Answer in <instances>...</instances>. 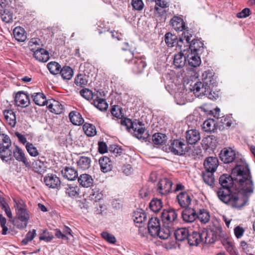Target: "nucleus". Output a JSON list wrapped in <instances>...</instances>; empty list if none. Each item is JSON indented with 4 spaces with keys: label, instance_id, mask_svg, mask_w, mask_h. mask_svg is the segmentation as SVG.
Returning <instances> with one entry per match:
<instances>
[{
    "label": "nucleus",
    "instance_id": "nucleus-1",
    "mask_svg": "<svg viewBox=\"0 0 255 255\" xmlns=\"http://www.w3.org/2000/svg\"><path fill=\"white\" fill-rule=\"evenodd\" d=\"M219 183L221 187L217 192L219 199L239 210L246 205L249 196L254 192L251 172L245 163L237 165L232 169L231 175H221Z\"/></svg>",
    "mask_w": 255,
    "mask_h": 255
},
{
    "label": "nucleus",
    "instance_id": "nucleus-2",
    "mask_svg": "<svg viewBox=\"0 0 255 255\" xmlns=\"http://www.w3.org/2000/svg\"><path fill=\"white\" fill-rule=\"evenodd\" d=\"M13 200L17 219L14 225L19 229H24L27 227L30 219L29 212L24 200L20 198H14Z\"/></svg>",
    "mask_w": 255,
    "mask_h": 255
},
{
    "label": "nucleus",
    "instance_id": "nucleus-3",
    "mask_svg": "<svg viewBox=\"0 0 255 255\" xmlns=\"http://www.w3.org/2000/svg\"><path fill=\"white\" fill-rule=\"evenodd\" d=\"M203 82H198L192 87L191 90L193 91L196 97H200L203 95L211 94V89L215 83V79L212 73L209 71H205L202 74Z\"/></svg>",
    "mask_w": 255,
    "mask_h": 255
},
{
    "label": "nucleus",
    "instance_id": "nucleus-4",
    "mask_svg": "<svg viewBox=\"0 0 255 255\" xmlns=\"http://www.w3.org/2000/svg\"><path fill=\"white\" fill-rule=\"evenodd\" d=\"M211 235H213L211 231L209 232L204 229L199 232H193L192 234H189L186 240L189 245L192 246H197L201 242L212 244L215 242V240L213 237H210Z\"/></svg>",
    "mask_w": 255,
    "mask_h": 255
},
{
    "label": "nucleus",
    "instance_id": "nucleus-5",
    "mask_svg": "<svg viewBox=\"0 0 255 255\" xmlns=\"http://www.w3.org/2000/svg\"><path fill=\"white\" fill-rule=\"evenodd\" d=\"M189 147L183 140L174 139L171 141L169 149L175 155H182L189 151Z\"/></svg>",
    "mask_w": 255,
    "mask_h": 255
},
{
    "label": "nucleus",
    "instance_id": "nucleus-6",
    "mask_svg": "<svg viewBox=\"0 0 255 255\" xmlns=\"http://www.w3.org/2000/svg\"><path fill=\"white\" fill-rule=\"evenodd\" d=\"M161 218L164 226H171L177 218V214L173 209L164 210Z\"/></svg>",
    "mask_w": 255,
    "mask_h": 255
},
{
    "label": "nucleus",
    "instance_id": "nucleus-7",
    "mask_svg": "<svg viewBox=\"0 0 255 255\" xmlns=\"http://www.w3.org/2000/svg\"><path fill=\"white\" fill-rule=\"evenodd\" d=\"M9 150L11 151V154L13 153V156L16 160L19 162H21L26 167H29L30 166V164L28 161V159L27 158L24 151L19 146H15L12 151L10 149ZM11 157L12 155L8 160H10ZM6 161H7V160Z\"/></svg>",
    "mask_w": 255,
    "mask_h": 255
},
{
    "label": "nucleus",
    "instance_id": "nucleus-8",
    "mask_svg": "<svg viewBox=\"0 0 255 255\" xmlns=\"http://www.w3.org/2000/svg\"><path fill=\"white\" fill-rule=\"evenodd\" d=\"M172 182L166 178L161 179L157 183V190L162 195H166L171 192Z\"/></svg>",
    "mask_w": 255,
    "mask_h": 255
},
{
    "label": "nucleus",
    "instance_id": "nucleus-9",
    "mask_svg": "<svg viewBox=\"0 0 255 255\" xmlns=\"http://www.w3.org/2000/svg\"><path fill=\"white\" fill-rule=\"evenodd\" d=\"M221 160L225 163L232 162L235 159V151L231 148L227 147L223 148L220 154Z\"/></svg>",
    "mask_w": 255,
    "mask_h": 255
},
{
    "label": "nucleus",
    "instance_id": "nucleus-10",
    "mask_svg": "<svg viewBox=\"0 0 255 255\" xmlns=\"http://www.w3.org/2000/svg\"><path fill=\"white\" fill-rule=\"evenodd\" d=\"M192 37L191 34L184 32L182 36L178 40L177 39V45L181 51H185L188 49Z\"/></svg>",
    "mask_w": 255,
    "mask_h": 255
},
{
    "label": "nucleus",
    "instance_id": "nucleus-11",
    "mask_svg": "<svg viewBox=\"0 0 255 255\" xmlns=\"http://www.w3.org/2000/svg\"><path fill=\"white\" fill-rule=\"evenodd\" d=\"M44 182L47 186L51 188H58L61 184L59 177L53 174H48L46 175L44 177Z\"/></svg>",
    "mask_w": 255,
    "mask_h": 255
},
{
    "label": "nucleus",
    "instance_id": "nucleus-12",
    "mask_svg": "<svg viewBox=\"0 0 255 255\" xmlns=\"http://www.w3.org/2000/svg\"><path fill=\"white\" fill-rule=\"evenodd\" d=\"M142 126L141 122H138V124H136L132 129V133L137 138L144 140L148 137L149 134L147 132H145V128L143 127Z\"/></svg>",
    "mask_w": 255,
    "mask_h": 255
},
{
    "label": "nucleus",
    "instance_id": "nucleus-13",
    "mask_svg": "<svg viewBox=\"0 0 255 255\" xmlns=\"http://www.w3.org/2000/svg\"><path fill=\"white\" fill-rule=\"evenodd\" d=\"M160 228L159 220L157 217L151 218L148 222V230L152 237H156V234Z\"/></svg>",
    "mask_w": 255,
    "mask_h": 255
},
{
    "label": "nucleus",
    "instance_id": "nucleus-14",
    "mask_svg": "<svg viewBox=\"0 0 255 255\" xmlns=\"http://www.w3.org/2000/svg\"><path fill=\"white\" fill-rule=\"evenodd\" d=\"M92 159L90 156L81 155L76 161L78 168L82 170H86L91 166Z\"/></svg>",
    "mask_w": 255,
    "mask_h": 255
},
{
    "label": "nucleus",
    "instance_id": "nucleus-15",
    "mask_svg": "<svg viewBox=\"0 0 255 255\" xmlns=\"http://www.w3.org/2000/svg\"><path fill=\"white\" fill-rule=\"evenodd\" d=\"M182 217L184 221L192 223L197 219V214L193 208H185L182 213Z\"/></svg>",
    "mask_w": 255,
    "mask_h": 255
},
{
    "label": "nucleus",
    "instance_id": "nucleus-16",
    "mask_svg": "<svg viewBox=\"0 0 255 255\" xmlns=\"http://www.w3.org/2000/svg\"><path fill=\"white\" fill-rule=\"evenodd\" d=\"M15 102L17 106L21 107H26L30 103L28 96L23 92H19L16 94Z\"/></svg>",
    "mask_w": 255,
    "mask_h": 255
},
{
    "label": "nucleus",
    "instance_id": "nucleus-17",
    "mask_svg": "<svg viewBox=\"0 0 255 255\" xmlns=\"http://www.w3.org/2000/svg\"><path fill=\"white\" fill-rule=\"evenodd\" d=\"M200 139V134L196 129H190L186 131V140L188 144H195Z\"/></svg>",
    "mask_w": 255,
    "mask_h": 255
},
{
    "label": "nucleus",
    "instance_id": "nucleus-18",
    "mask_svg": "<svg viewBox=\"0 0 255 255\" xmlns=\"http://www.w3.org/2000/svg\"><path fill=\"white\" fill-rule=\"evenodd\" d=\"M218 165V159L215 157H208L204 162L205 171L215 172Z\"/></svg>",
    "mask_w": 255,
    "mask_h": 255
},
{
    "label": "nucleus",
    "instance_id": "nucleus-19",
    "mask_svg": "<svg viewBox=\"0 0 255 255\" xmlns=\"http://www.w3.org/2000/svg\"><path fill=\"white\" fill-rule=\"evenodd\" d=\"M173 28L176 31H182L185 29V23L182 17L178 16H173L170 21Z\"/></svg>",
    "mask_w": 255,
    "mask_h": 255
},
{
    "label": "nucleus",
    "instance_id": "nucleus-20",
    "mask_svg": "<svg viewBox=\"0 0 255 255\" xmlns=\"http://www.w3.org/2000/svg\"><path fill=\"white\" fill-rule=\"evenodd\" d=\"M177 199L179 205L182 208H187L191 202L190 196L186 192H181L177 196Z\"/></svg>",
    "mask_w": 255,
    "mask_h": 255
},
{
    "label": "nucleus",
    "instance_id": "nucleus-21",
    "mask_svg": "<svg viewBox=\"0 0 255 255\" xmlns=\"http://www.w3.org/2000/svg\"><path fill=\"white\" fill-rule=\"evenodd\" d=\"M101 170L103 172L107 173L110 171L113 167L111 160L107 156H103L99 160Z\"/></svg>",
    "mask_w": 255,
    "mask_h": 255
},
{
    "label": "nucleus",
    "instance_id": "nucleus-22",
    "mask_svg": "<svg viewBox=\"0 0 255 255\" xmlns=\"http://www.w3.org/2000/svg\"><path fill=\"white\" fill-rule=\"evenodd\" d=\"M133 63V70L135 73H141L146 66V64L144 58L142 57L137 58L135 57L132 59Z\"/></svg>",
    "mask_w": 255,
    "mask_h": 255
},
{
    "label": "nucleus",
    "instance_id": "nucleus-23",
    "mask_svg": "<svg viewBox=\"0 0 255 255\" xmlns=\"http://www.w3.org/2000/svg\"><path fill=\"white\" fill-rule=\"evenodd\" d=\"M199 55L195 52H190L187 54L186 60L188 61L189 66L197 67L200 65L201 61Z\"/></svg>",
    "mask_w": 255,
    "mask_h": 255
},
{
    "label": "nucleus",
    "instance_id": "nucleus-24",
    "mask_svg": "<svg viewBox=\"0 0 255 255\" xmlns=\"http://www.w3.org/2000/svg\"><path fill=\"white\" fill-rule=\"evenodd\" d=\"M3 115L6 123L11 127H14L16 124V115L13 110H5L3 111Z\"/></svg>",
    "mask_w": 255,
    "mask_h": 255
},
{
    "label": "nucleus",
    "instance_id": "nucleus-25",
    "mask_svg": "<svg viewBox=\"0 0 255 255\" xmlns=\"http://www.w3.org/2000/svg\"><path fill=\"white\" fill-rule=\"evenodd\" d=\"M33 56L36 60L41 62H46L49 58V52L43 48L36 50Z\"/></svg>",
    "mask_w": 255,
    "mask_h": 255
},
{
    "label": "nucleus",
    "instance_id": "nucleus-26",
    "mask_svg": "<svg viewBox=\"0 0 255 255\" xmlns=\"http://www.w3.org/2000/svg\"><path fill=\"white\" fill-rule=\"evenodd\" d=\"M78 182L83 187H90L94 183L92 177L88 174H81L78 179Z\"/></svg>",
    "mask_w": 255,
    "mask_h": 255
},
{
    "label": "nucleus",
    "instance_id": "nucleus-27",
    "mask_svg": "<svg viewBox=\"0 0 255 255\" xmlns=\"http://www.w3.org/2000/svg\"><path fill=\"white\" fill-rule=\"evenodd\" d=\"M186 56L181 52L174 56L173 64L176 68H183L186 63Z\"/></svg>",
    "mask_w": 255,
    "mask_h": 255
},
{
    "label": "nucleus",
    "instance_id": "nucleus-28",
    "mask_svg": "<svg viewBox=\"0 0 255 255\" xmlns=\"http://www.w3.org/2000/svg\"><path fill=\"white\" fill-rule=\"evenodd\" d=\"M61 172L63 176L69 180H74L78 177V172L73 167H66Z\"/></svg>",
    "mask_w": 255,
    "mask_h": 255
},
{
    "label": "nucleus",
    "instance_id": "nucleus-29",
    "mask_svg": "<svg viewBox=\"0 0 255 255\" xmlns=\"http://www.w3.org/2000/svg\"><path fill=\"white\" fill-rule=\"evenodd\" d=\"M188 49L190 50V52L200 54L203 50V43L198 40H192Z\"/></svg>",
    "mask_w": 255,
    "mask_h": 255
},
{
    "label": "nucleus",
    "instance_id": "nucleus-30",
    "mask_svg": "<svg viewBox=\"0 0 255 255\" xmlns=\"http://www.w3.org/2000/svg\"><path fill=\"white\" fill-rule=\"evenodd\" d=\"M217 128V123L215 121L212 119L206 120L203 124L202 128L206 132L210 133L214 132Z\"/></svg>",
    "mask_w": 255,
    "mask_h": 255
},
{
    "label": "nucleus",
    "instance_id": "nucleus-31",
    "mask_svg": "<svg viewBox=\"0 0 255 255\" xmlns=\"http://www.w3.org/2000/svg\"><path fill=\"white\" fill-rule=\"evenodd\" d=\"M69 117L71 123L76 126H80L83 124L84 122L81 115L77 112H71Z\"/></svg>",
    "mask_w": 255,
    "mask_h": 255
},
{
    "label": "nucleus",
    "instance_id": "nucleus-32",
    "mask_svg": "<svg viewBox=\"0 0 255 255\" xmlns=\"http://www.w3.org/2000/svg\"><path fill=\"white\" fill-rule=\"evenodd\" d=\"M49 110L55 114H60L63 112V106L58 101L53 100L48 106Z\"/></svg>",
    "mask_w": 255,
    "mask_h": 255
},
{
    "label": "nucleus",
    "instance_id": "nucleus-33",
    "mask_svg": "<svg viewBox=\"0 0 255 255\" xmlns=\"http://www.w3.org/2000/svg\"><path fill=\"white\" fill-rule=\"evenodd\" d=\"M188 235V230L186 228H179L174 232L176 240L179 242L186 240Z\"/></svg>",
    "mask_w": 255,
    "mask_h": 255
},
{
    "label": "nucleus",
    "instance_id": "nucleus-34",
    "mask_svg": "<svg viewBox=\"0 0 255 255\" xmlns=\"http://www.w3.org/2000/svg\"><path fill=\"white\" fill-rule=\"evenodd\" d=\"M32 97L33 98V100L35 104L38 106H44L47 103L46 97L42 93H34L32 95Z\"/></svg>",
    "mask_w": 255,
    "mask_h": 255
},
{
    "label": "nucleus",
    "instance_id": "nucleus-35",
    "mask_svg": "<svg viewBox=\"0 0 255 255\" xmlns=\"http://www.w3.org/2000/svg\"><path fill=\"white\" fill-rule=\"evenodd\" d=\"M171 226H165V227L160 228L156 234V237L158 236L162 240L167 239L170 236Z\"/></svg>",
    "mask_w": 255,
    "mask_h": 255
},
{
    "label": "nucleus",
    "instance_id": "nucleus-36",
    "mask_svg": "<svg viewBox=\"0 0 255 255\" xmlns=\"http://www.w3.org/2000/svg\"><path fill=\"white\" fill-rule=\"evenodd\" d=\"M80 193V188L77 185H68L66 188V193L70 197H77Z\"/></svg>",
    "mask_w": 255,
    "mask_h": 255
},
{
    "label": "nucleus",
    "instance_id": "nucleus-37",
    "mask_svg": "<svg viewBox=\"0 0 255 255\" xmlns=\"http://www.w3.org/2000/svg\"><path fill=\"white\" fill-rule=\"evenodd\" d=\"M0 16L2 20L6 23L10 22L13 20V11L11 8H5L0 12Z\"/></svg>",
    "mask_w": 255,
    "mask_h": 255
},
{
    "label": "nucleus",
    "instance_id": "nucleus-38",
    "mask_svg": "<svg viewBox=\"0 0 255 255\" xmlns=\"http://www.w3.org/2000/svg\"><path fill=\"white\" fill-rule=\"evenodd\" d=\"M15 39L18 41H24L26 38L24 29L21 27H15L13 31Z\"/></svg>",
    "mask_w": 255,
    "mask_h": 255
},
{
    "label": "nucleus",
    "instance_id": "nucleus-39",
    "mask_svg": "<svg viewBox=\"0 0 255 255\" xmlns=\"http://www.w3.org/2000/svg\"><path fill=\"white\" fill-rule=\"evenodd\" d=\"M133 220L136 223L141 224L146 220V215L142 210H137L133 213Z\"/></svg>",
    "mask_w": 255,
    "mask_h": 255
},
{
    "label": "nucleus",
    "instance_id": "nucleus-40",
    "mask_svg": "<svg viewBox=\"0 0 255 255\" xmlns=\"http://www.w3.org/2000/svg\"><path fill=\"white\" fill-rule=\"evenodd\" d=\"M60 74L64 79L69 80L73 77V71L70 67L65 66L61 68Z\"/></svg>",
    "mask_w": 255,
    "mask_h": 255
},
{
    "label": "nucleus",
    "instance_id": "nucleus-41",
    "mask_svg": "<svg viewBox=\"0 0 255 255\" xmlns=\"http://www.w3.org/2000/svg\"><path fill=\"white\" fill-rule=\"evenodd\" d=\"M149 206L153 212H158L162 208V202L160 199L154 198L150 201Z\"/></svg>",
    "mask_w": 255,
    "mask_h": 255
},
{
    "label": "nucleus",
    "instance_id": "nucleus-42",
    "mask_svg": "<svg viewBox=\"0 0 255 255\" xmlns=\"http://www.w3.org/2000/svg\"><path fill=\"white\" fill-rule=\"evenodd\" d=\"M164 40L168 47H172L177 44V38L175 35L168 32L165 35Z\"/></svg>",
    "mask_w": 255,
    "mask_h": 255
},
{
    "label": "nucleus",
    "instance_id": "nucleus-43",
    "mask_svg": "<svg viewBox=\"0 0 255 255\" xmlns=\"http://www.w3.org/2000/svg\"><path fill=\"white\" fill-rule=\"evenodd\" d=\"M152 139L155 144L162 145L165 143L166 136L163 133H156L152 135Z\"/></svg>",
    "mask_w": 255,
    "mask_h": 255
},
{
    "label": "nucleus",
    "instance_id": "nucleus-44",
    "mask_svg": "<svg viewBox=\"0 0 255 255\" xmlns=\"http://www.w3.org/2000/svg\"><path fill=\"white\" fill-rule=\"evenodd\" d=\"M214 172L205 171L203 173L202 177L205 183L210 186H213L215 178L213 175Z\"/></svg>",
    "mask_w": 255,
    "mask_h": 255
},
{
    "label": "nucleus",
    "instance_id": "nucleus-45",
    "mask_svg": "<svg viewBox=\"0 0 255 255\" xmlns=\"http://www.w3.org/2000/svg\"><path fill=\"white\" fill-rule=\"evenodd\" d=\"M210 218L209 212L204 209H201L199 214H197V218L203 224L208 223L210 220Z\"/></svg>",
    "mask_w": 255,
    "mask_h": 255
},
{
    "label": "nucleus",
    "instance_id": "nucleus-46",
    "mask_svg": "<svg viewBox=\"0 0 255 255\" xmlns=\"http://www.w3.org/2000/svg\"><path fill=\"white\" fill-rule=\"evenodd\" d=\"M83 128L86 134L88 136H93L97 133L95 127L91 124H85L83 126Z\"/></svg>",
    "mask_w": 255,
    "mask_h": 255
},
{
    "label": "nucleus",
    "instance_id": "nucleus-47",
    "mask_svg": "<svg viewBox=\"0 0 255 255\" xmlns=\"http://www.w3.org/2000/svg\"><path fill=\"white\" fill-rule=\"evenodd\" d=\"M93 105L101 111L106 110L108 107V105L106 100L101 98L94 99L93 101Z\"/></svg>",
    "mask_w": 255,
    "mask_h": 255
},
{
    "label": "nucleus",
    "instance_id": "nucleus-48",
    "mask_svg": "<svg viewBox=\"0 0 255 255\" xmlns=\"http://www.w3.org/2000/svg\"><path fill=\"white\" fill-rule=\"evenodd\" d=\"M186 91L183 89L179 92H177L174 96L177 104L180 105L185 104L186 100Z\"/></svg>",
    "mask_w": 255,
    "mask_h": 255
},
{
    "label": "nucleus",
    "instance_id": "nucleus-49",
    "mask_svg": "<svg viewBox=\"0 0 255 255\" xmlns=\"http://www.w3.org/2000/svg\"><path fill=\"white\" fill-rule=\"evenodd\" d=\"M47 68L50 72L53 75H56L60 72L61 68L60 65L56 62L49 63L47 64Z\"/></svg>",
    "mask_w": 255,
    "mask_h": 255
},
{
    "label": "nucleus",
    "instance_id": "nucleus-50",
    "mask_svg": "<svg viewBox=\"0 0 255 255\" xmlns=\"http://www.w3.org/2000/svg\"><path fill=\"white\" fill-rule=\"evenodd\" d=\"M103 194L100 192L99 189L95 188L91 190V193L89 196L91 200H94L95 202L101 200L102 198Z\"/></svg>",
    "mask_w": 255,
    "mask_h": 255
},
{
    "label": "nucleus",
    "instance_id": "nucleus-51",
    "mask_svg": "<svg viewBox=\"0 0 255 255\" xmlns=\"http://www.w3.org/2000/svg\"><path fill=\"white\" fill-rule=\"evenodd\" d=\"M25 148L29 154L31 156L36 157L39 154L37 148L32 143H27Z\"/></svg>",
    "mask_w": 255,
    "mask_h": 255
},
{
    "label": "nucleus",
    "instance_id": "nucleus-52",
    "mask_svg": "<svg viewBox=\"0 0 255 255\" xmlns=\"http://www.w3.org/2000/svg\"><path fill=\"white\" fill-rule=\"evenodd\" d=\"M44 163L40 160H35L32 163L33 168L35 172L40 173L44 170Z\"/></svg>",
    "mask_w": 255,
    "mask_h": 255
},
{
    "label": "nucleus",
    "instance_id": "nucleus-53",
    "mask_svg": "<svg viewBox=\"0 0 255 255\" xmlns=\"http://www.w3.org/2000/svg\"><path fill=\"white\" fill-rule=\"evenodd\" d=\"M87 79L85 75L79 74L75 79V83L76 85L82 87L87 83Z\"/></svg>",
    "mask_w": 255,
    "mask_h": 255
},
{
    "label": "nucleus",
    "instance_id": "nucleus-54",
    "mask_svg": "<svg viewBox=\"0 0 255 255\" xmlns=\"http://www.w3.org/2000/svg\"><path fill=\"white\" fill-rule=\"evenodd\" d=\"M80 95L87 100L94 99L95 95H93L92 91L88 89H83L80 91Z\"/></svg>",
    "mask_w": 255,
    "mask_h": 255
},
{
    "label": "nucleus",
    "instance_id": "nucleus-55",
    "mask_svg": "<svg viewBox=\"0 0 255 255\" xmlns=\"http://www.w3.org/2000/svg\"><path fill=\"white\" fill-rule=\"evenodd\" d=\"M121 124L126 127L128 129H132L136 123H133L129 119L125 118L121 121Z\"/></svg>",
    "mask_w": 255,
    "mask_h": 255
},
{
    "label": "nucleus",
    "instance_id": "nucleus-56",
    "mask_svg": "<svg viewBox=\"0 0 255 255\" xmlns=\"http://www.w3.org/2000/svg\"><path fill=\"white\" fill-rule=\"evenodd\" d=\"M102 237L108 242L111 244H115L116 242L115 237L108 232H104L101 234Z\"/></svg>",
    "mask_w": 255,
    "mask_h": 255
},
{
    "label": "nucleus",
    "instance_id": "nucleus-57",
    "mask_svg": "<svg viewBox=\"0 0 255 255\" xmlns=\"http://www.w3.org/2000/svg\"><path fill=\"white\" fill-rule=\"evenodd\" d=\"M224 246L227 252H229L231 255H238L235 247L231 242H227L226 243L224 244Z\"/></svg>",
    "mask_w": 255,
    "mask_h": 255
},
{
    "label": "nucleus",
    "instance_id": "nucleus-58",
    "mask_svg": "<svg viewBox=\"0 0 255 255\" xmlns=\"http://www.w3.org/2000/svg\"><path fill=\"white\" fill-rule=\"evenodd\" d=\"M131 5L135 10L140 11L144 7V3L142 0H132Z\"/></svg>",
    "mask_w": 255,
    "mask_h": 255
},
{
    "label": "nucleus",
    "instance_id": "nucleus-59",
    "mask_svg": "<svg viewBox=\"0 0 255 255\" xmlns=\"http://www.w3.org/2000/svg\"><path fill=\"white\" fill-rule=\"evenodd\" d=\"M6 218L3 217L2 214H0V225L2 229L1 234L3 235H6L8 231V228L6 226Z\"/></svg>",
    "mask_w": 255,
    "mask_h": 255
},
{
    "label": "nucleus",
    "instance_id": "nucleus-60",
    "mask_svg": "<svg viewBox=\"0 0 255 255\" xmlns=\"http://www.w3.org/2000/svg\"><path fill=\"white\" fill-rule=\"evenodd\" d=\"M234 231L235 235L238 239L241 238L245 232L244 229L239 226L235 227Z\"/></svg>",
    "mask_w": 255,
    "mask_h": 255
},
{
    "label": "nucleus",
    "instance_id": "nucleus-61",
    "mask_svg": "<svg viewBox=\"0 0 255 255\" xmlns=\"http://www.w3.org/2000/svg\"><path fill=\"white\" fill-rule=\"evenodd\" d=\"M111 113L113 116L120 118L122 116V112L118 106H114L111 109Z\"/></svg>",
    "mask_w": 255,
    "mask_h": 255
},
{
    "label": "nucleus",
    "instance_id": "nucleus-62",
    "mask_svg": "<svg viewBox=\"0 0 255 255\" xmlns=\"http://www.w3.org/2000/svg\"><path fill=\"white\" fill-rule=\"evenodd\" d=\"M250 9L248 8L243 9L241 12L237 14V16L239 18H245L250 14Z\"/></svg>",
    "mask_w": 255,
    "mask_h": 255
},
{
    "label": "nucleus",
    "instance_id": "nucleus-63",
    "mask_svg": "<svg viewBox=\"0 0 255 255\" xmlns=\"http://www.w3.org/2000/svg\"><path fill=\"white\" fill-rule=\"evenodd\" d=\"M124 58L125 61H128L129 62L131 61V62H133L132 59H134L133 56V53L131 51V50H129L128 51H126L124 53Z\"/></svg>",
    "mask_w": 255,
    "mask_h": 255
},
{
    "label": "nucleus",
    "instance_id": "nucleus-64",
    "mask_svg": "<svg viewBox=\"0 0 255 255\" xmlns=\"http://www.w3.org/2000/svg\"><path fill=\"white\" fill-rule=\"evenodd\" d=\"M15 135L17 137L18 141L23 144H26L27 139L24 135L16 131L15 132Z\"/></svg>",
    "mask_w": 255,
    "mask_h": 255
}]
</instances>
